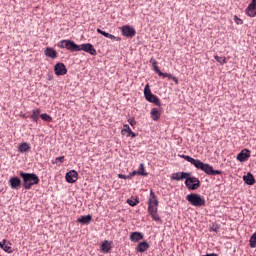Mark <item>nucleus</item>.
I'll return each instance as SVG.
<instances>
[{
    "label": "nucleus",
    "mask_w": 256,
    "mask_h": 256,
    "mask_svg": "<svg viewBox=\"0 0 256 256\" xmlns=\"http://www.w3.org/2000/svg\"><path fill=\"white\" fill-rule=\"evenodd\" d=\"M118 177H119V179H129L128 176H125L123 174H119Z\"/></svg>",
    "instance_id": "79ce46f5"
},
{
    "label": "nucleus",
    "mask_w": 256,
    "mask_h": 256,
    "mask_svg": "<svg viewBox=\"0 0 256 256\" xmlns=\"http://www.w3.org/2000/svg\"><path fill=\"white\" fill-rule=\"evenodd\" d=\"M234 21L236 25H243V20L241 18H238L237 15L234 16Z\"/></svg>",
    "instance_id": "e433bc0d"
},
{
    "label": "nucleus",
    "mask_w": 256,
    "mask_h": 256,
    "mask_svg": "<svg viewBox=\"0 0 256 256\" xmlns=\"http://www.w3.org/2000/svg\"><path fill=\"white\" fill-rule=\"evenodd\" d=\"M187 177H191V173L189 172H176L172 174V179L174 181H183V179H187Z\"/></svg>",
    "instance_id": "ddd939ff"
},
{
    "label": "nucleus",
    "mask_w": 256,
    "mask_h": 256,
    "mask_svg": "<svg viewBox=\"0 0 256 256\" xmlns=\"http://www.w3.org/2000/svg\"><path fill=\"white\" fill-rule=\"evenodd\" d=\"M250 247L251 249H255L256 247V232L250 237Z\"/></svg>",
    "instance_id": "7c9ffc66"
},
{
    "label": "nucleus",
    "mask_w": 256,
    "mask_h": 256,
    "mask_svg": "<svg viewBox=\"0 0 256 256\" xmlns=\"http://www.w3.org/2000/svg\"><path fill=\"white\" fill-rule=\"evenodd\" d=\"M185 185L190 191H195L201 187V181L197 177L188 176L185 180Z\"/></svg>",
    "instance_id": "0eeeda50"
},
{
    "label": "nucleus",
    "mask_w": 256,
    "mask_h": 256,
    "mask_svg": "<svg viewBox=\"0 0 256 256\" xmlns=\"http://www.w3.org/2000/svg\"><path fill=\"white\" fill-rule=\"evenodd\" d=\"M131 127H134V125H137V121L135 119L128 120Z\"/></svg>",
    "instance_id": "58836bf2"
},
{
    "label": "nucleus",
    "mask_w": 256,
    "mask_h": 256,
    "mask_svg": "<svg viewBox=\"0 0 256 256\" xmlns=\"http://www.w3.org/2000/svg\"><path fill=\"white\" fill-rule=\"evenodd\" d=\"M39 117H41V110L40 109H34L32 110V114L30 116V118L32 119V121H34L35 123H37V121H39Z\"/></svg>",
    "instance_id": "393cba45"
},
{
    "label": "nucleus",
    "mask_w": 256,
    "mask_h": 256,
    "mask_svg": "<svg viewBox=\"0 0 256 256\" xmlns=\"http://www.w3.org/2000/svg\"><path fill=\"white\" fill-rule=\"evenodd\" d=\"M148 249H149V243H147V242H140L136 246V251L138 253H145V251H147Z\"/></svg>",
    "instance_id": "a211bd4d"
},
{
    "label": "nucleus",
    "mask_w": 256,
    "mask_h": 256,
    "mask_svg": "<svg viewBox=\"0 0 256 256\" xmlns=\"http://www.w3.org/2000/svg\"><path fill=\"white\" fill-rule=\"evenodd\" d=\"M138 175H142L143 177H147V172H145V164H140L138 168Z\"/></svg>",
    "instance_id": "c756f323"
},
{
    "label": "nucleus",
    "mask_w": 256,
    "mask_h": 256,
    "mask_svg": "<svg viewBox=\"0 0 256 256\" xmlns=\"http://www.w3.org/2000/svg\"><path fill=\"white\" fill-rule=\"evenodd\" d=\"M44 55L50 57V59H57V50L52 47H47L44 51Z\"/></svg>",
    "instance_id": "dca6fc26"
},
{
    "label": "nucleus",
    "mask_w": 256,
    "mask_h": 256,
    "mask_svg": "<svg viewBox=\"0 0 256 256\" xmlns=\"http://www.w3.org/2000/svg\"><path fill=\"white\" fill-rule=\"evenodd\" d=\"M79 46L73 40H61L57 43L59 49H67V51L77 52L79 51Z\"/></svg>",
    "instance_id": "39448f33"
},
{
    "label": "nucleus",
    "mask_w": 256,
    "mask_h": 256,
    "mask_svg": "<svg viewBox=\"0 0 256 256\" xmlns=\"http://www.w3.org/2000/svg\"><path fill=\"white\" fill-rule=\"evenodd\" d=\"M210 231H213L214 233H218L219 232V226L215 223H212L210 225Z\"/></svg>",
    "instance_id": "c9c22d12"
},
{
    "label": "nucleus",
    "mask_w": 256,
    "mask_h": 256,
    "mask_svg": "<svg viewBox=\"0 0 256 256\" xmlns=\"http://www.w3.org/2000/svg\"><path fill=\"white\" fill-rule=\"evenodd\" d=\"M120 31L123 35V37H127L128 39H133V37H135V35H137V31L135 30V28H133L130 25H124L120 28Z\"/></svg>",
    "instance_id": "6e6552de"
},
{
    "label": "nucleus",
    "mask_w": 256,
    "mask_h": 256,
    "mask_svg": "<svg viewBox=\"0 0 256 256\" xmlns=\"http://www.w3.org/2000/svg\"><path fill=\"white\" fill-rule=\"evenodd\" d=\"M20 177L23 179L24 189H31L33 185H39V176L35 173L20 172Z\"/></svg>",
    "instance_id": "7ed1b4c3"
},
{
    "label": "nucleus",
    "mask_w": 256,
    "mask_h": 256,
    "mask_svg": "<svg viewBox=\"0 0 256 256\" xmlns=\"http://www.w3.org/2000/svg\"><path fill=\"white\" fill-rule=\"evenodd\" d=\"M131 131H132L131 127L128 124H125L124 129H122L121 133H122V135H125L126 133H128V135H129Z\"/></svg>",
    "instance_id": "72a5a7b5"
},
{
    "label": "nucleus",
    "mask_w": 256,
    "mask_h": 256,
    "mask_svg": "<svg viewBox=\"0 0 256 256\" xmlns=\"http://www.w3.org/2000/svg\"><path fill=\"white\" fill-rule=\"evenodd\" d=\"M144 96L146 101H149V103H154V105H157V107H161V100L151 92V88L149 84L145 85L144 88Z\"/></svg>",
    "instance_id": "423d86ee"
},
{
    "label": "nucleus",
    "mask_w": 256,
    "mask_h": 256,
    "mask_svg": "<svg viewBox=\"0 0 256 256\" xmlns=\"http://www.w3.org/2000/svg\"><path fill=\"white\" fill-rule=\"evenodd\" d=\"M255 11H256L255 9L246 8V15H248V17H255L256 15Z\"/></svg>",
    "instance_id": "f704fd0d"
},
{
    "label": "nucleus",
    "mask_w": 256,
    "mask_h": 256,
    "mask_svg": "<svg viewBox=\"0 0 256 256\" xmlns=\"http://www.w3.org/2000/svg\"><path fill=\"white\" fill-rule=\"evenodd\" d=\"M247 8L256 10V0H252V2L248 5Z\"/></svg>",
    "instance_id": "4c0bfd02"
},
{
    "label": "nucleus",
    "mask_w": 256,
    "mask_h": 256,
    "mask_svg": "<svg viewBox=\"0 0 256 256\" xmlns=\"http://www.w3.org/2000/svg\"><path fill=\"white\" fill-rule=\"evenodd\" d=\"M93 219L91 215H85V216H80L78 218V223H81L82 225H89V222Z\"/></svg>",
    "instance_id": "aec40b11"
},
{
    "label": "nucleus",
    "mask_w": 256,
    "mask_h": 256,
    "mask_svg": "<svg viewBox=\"0 0 256 256\" xmlns=\"http://www.w3.org/2000/svg\"><path fill=\"white\" fill-rule=\"evenodd\" d=\"M127 137L135 138V137H137V134H135V132H133V130H132L129 134H127Z\"/></svg>",
    "instance_id": "ea45409f"
},
{
    "label": "nucleus",
    "mask_w": 256,
    "mask_h": 256,
    "mask_svg": "<svg viewBox=\"0 0 256 256\" xmlns=\"http://www.w3.org/2000/svg\"><path fill=\"white\" fill-rule=\"evenodd\" d=\"M11 189H18L21 187V179L19 177H12L9 180Z\"/></svg>",
    "instance_id": "f3484780"
},
{
    "label": "nucleus",
    "mask_w": 256,
    "mask_h": 256,
    "mask_svg": "<svg viewBox=\"0 0 256 256\" xmlns=\"http://www.w3.org/2000/svg\"><path fill=\"white\" fill-rule=\"evenodd\" d=\"M29 149H31V145H29V143H27V142L21 143L18 146V151L20 153H29Z\"/></svg>",
    "instance_id": "412c9836"
},
{
    "label": "nucleus",
    "mask_w": 256,
    "mask_h": 256,
    "mask_svg": "<svg viewBox=\"0 0 256 256\" xmlns=\"http://www.w3.org/2000/svg\"><path fill=\"white\" fill-rule=\"evenodd\" d=\"M79 51H85V53H89L90 55H97V50L93 47V44H82L79 46Z\"/></svg>",
    "instance_id": "1a4fd4ad"
},
{
    "label": "nucleus",
    "mask_w": 256,
    "mask_h": 256,
    "mask_svg": "<svg viewBox=\"0 0 256 256\" xmlns=\"http://www.w3.org/2000/svg\"><path fill=\"white\" fill-rule=\"evenodd\" d=\"M243 179L246 185H255V177H253V174L248 173L247 175L243 176Z\"/></svg>",
    "instance_id": "4be33fe9"
},
{
    "label": "nucleus",
    "mask_w": 256,
    "mask_h": 256,
    "mask_svg": "<svg viewBox=\"0 0 256 256\" xmlns=\"http://www.w3.org/2000/svg\"><path fill=\"white\" fill-rule=\"evenodd\" d=\"M54 71H55V74L58 76L67 75V67H65V64L63 63H57L54 66Z\"/></svg>",
    "instance_id": "f8f14e48"
},
{
    "label": "nucleus",
    "mask_w": 256,
    "mask_h": 256,
    "mask_svg": "<svg viewBox=\"0 0 256 256\" xmlns=\"http://www.w3.org/2000/svg\"><path fill=\"white\" fill-rule=\"evenodd\" d=\"M158 208L159 199L157 198V195H155V192L151 191L148 200V213L153 221L161 222V217H159V214L157 213Z\"/></svg>",
    "instance_id": "f03ea898"
},
{
    "label": "nucleus",
    "mask_w": 256,
    "mask_h": 256,
    "mask_svg": "<svg viewBox=\"0 0 256 256\" xmlns=\"http://www.w3.org/2000/svg\"><path fill=\"white\" fill-rule=\"evenodd\" d=\"M128 205H130V207H136V205H139V199L138 198H129L127 200Z\"/></svg>",
    "instance_id": "c85d7f7f"
},
{
    "label": "nucleus",
    "mask_w": 256,
    "mask_h": 256,
    "mask_svg": "<svg viewBox=\"0 0 256 256\" xmlns=\"http://www.w3.org/2000/svg\"><path fill=\"white\" fill-rule=\"evenodd\" d=\"M150 115L153 119V121H159L161 119V111L157 108H152L150 111Z\"/></svg>",
    "instance_id": "6ab92c4d"
},
{
    "label": "nucleus",
    "mask_w": 256,
    "mask_h": 256,
    "mask_svg": "<svg viewBox=\"0 0 256 256\" xmlns=\"http://www.w3.org/2000/svg\"><path fill=\"white\" fill-rule=\"evenodd\" d=\"M0 249H3L5 253H13V249L11 248V246L7 245V240L5 239L0 242Z\"/></svg>",
    "instance_id": "5701e85b"
},
{
    "label": "nucleus",
    "mask_w": 256,
    "mask_h": 256,
    "mask_svg": "<svg viewBox=\"0 0 256 256\" xmlns=\"http://www.w3.org/2000/svg\"><path fill=\"white\" fill-rule=\"evenodd\" d=\"M40 117L43 121H47L48 123H51L53 121V118L47 113L41 114Z\"/></svg>",
    "instance_id": "2f4dec72"
},
{
    "label": "nucleus",
    "mask_w": 256,
    "mask_h": 256,
    "mask_svg": "<svg viewBox=\"0 0 256 256\" xmlns=\"http://www.w3.org/2000/svg\"><path fill=\"white\" fill-rule=\"evenodd\" d=\"M251 157V150L249 149H243L238 155L237 160L240 161V163H245L247 159Z\"/></svg>",
    "instance_id": "9d476101"
},
{
    "label": "nucleus",
    "mask_w": 256,
    "mask_h": 256,
    "mask_svg": "<svg viewBox=\"0 0 256 256\" xmlns=\"http://www.w3.org/2000/svg\"><path fill=\"white\" fill-rule=\"evenodd\" d=\"M65 179L67 183H76L77 179H79V174L77 171L71 170L66 174Z\"/></svg>",
    "instance_id": "9b49d317"
},
{
    "label": "nucleus",
    "mask_w": 256,
    "mask_h": 256,
    "mask_svg": "<svg viewBox=\"0 0 256 256\" xmlns=\"http://www.w3.org/2000/svg\"><path fill=\"white\" fill-rule=\"evenodd\" d=\"M101 249L104 253H109V251H111V242H109L108 240L104 241L101 244Z\"/></svg>",
    "instance_id": "a878e982"
},
{
    "label": "nucleus",
    "mask_w": 256,
    "mask_h": 256,
    "mask_svg": "<svg viewBox=\"0 0 256 256\" xmlns=\"http://www.w3.org/2000/svg\"><path fill=\"white\" fill-rule=\"evenodd\" d=\"M150 63H151V65H152V67H153L155 73H158V72L161 71V70H159V66H157V65H158V62H157V60H156L155 58H151V59H150Z\"/></svg>",
    "instance_id": "cd10ccee"
},
{
    "label": "nucleus",
    "mask_w": 256,
    "mask_h": 256,
    "mask_svg": "<svg viewBox=\"0 0 256 256\" xmlns=\"http://www.w3.org/2000/svg\"><path fill=\"white\" fill-rule=\"evenodd\" d=\"M180 157L182 159H185V161H188V163H191V165H194V167H196V169H200V171H203L204 173H206V175H221V170H215L213 169V166L203 163L201 160L199 159H194L191 156H187L185 154L180 155Z\"/></svg>",
    "instance_id": "f257e3e1"
},
{
    "label": "nucleus",
    "mask_w": 256,
    "mask_h": 256,
    "mask_svg": "<svg viewBox=\"0 0 256 256\" xmlns=\"http://www.w3.org/2000/svg\"><path fill=\"white\" fill-rule=\"evenodd\" d=\"M97 33H100V35H103V37H107V39H111V41H120L121 38L113 35V34H109L103 30H101L100 28L97 29Z\"/></svg>",
    "instance_id": "2eb2a0df"
},
{
    "label": "nucleus",
    "mask_w": 256,
    "mask_h": 256,
    "mask_svg": "<svg viewBox=\"0 0 256 256\" xmlns=\"http://www.w3.org/2000/svg\"><path fill=\"white\" fill-rule=\"evenodd\" d=\"M214 59L220 63V65H225V63H227V57L225 56H214Z\"/></svg>",
    "instance_id": "bb28decb"
},
{
    "label": "nucleus",
    "mask_w": 256,
    "mask_h": 256,
    "mask_svg": "<svg viewBox=\"0 0 256 256\" xmlns=\"http://www.w3.org/2000/svg\"><path fill=\"white\" fill-rule=\"evenodd\" d=\"M53 165H61L59 163H65V156H60L55 159V161L52 162Z\"/></svg>",
    "instance_id": "473e14b6"
},
{
    "label": "nucleus",
    "mask_w": 256,
    "mask_h": 256,
    "mask_svg": "<svg viewBox=\"0 0 256 256\" xmlns=\"http://www.w3.org/2000/svg\"><path fill=\"white\" fill-rule=\"evenodd\" d=\"M135 175H139V171L134 170L130 173V177H135Z\"/></svg>",
    "instance_id": "a19ab883"
},
{
    "label": "nucleus",
    "mask_w": 256,
    "mask_h": 256,
    "mask_svg": "<svg viewBox=\"0 0 256 256\" xmlns=\"http://www.w3.org/2000/svg\"><path fill=\"white\" fill-rule=\"evenodd\" d=\"M157 75H159V77H167L168 79H172V81H174V83L179 84V79H177V77L169 74V73H163L161 72V70L157 73Z\"/></svg>",
    "instance_id": "b1692460"
},
{
    "label": "nucleus",
    "mask_w": 256,
    "mask_h": 256,
    "mask_svg": "<svg viewBox=\"0 0 256 256\" xmlns=\"http://www.w3.org/2000/svg\"><path fill=\"white\" fill-rule=\"evenodd\" d=\"M186 200L193 207H205V197L199 194H195V193L188 194L186 196Z\"/></svg>",
    "instance_id": "20e7f679"
},
{
    "label": "nucleus",
    "mask_w": 256,
    "mask_h": 256,
    "mask_svg": "<svg viewBox=\"0 0 256 256\" xmlns=\"http://www.w3.org/2000/svg\"><path fill=\"white\" fill-rule=\"evenodd\" d=\"M143 233L141 232H132L130 234V241H132V243H139V241L143 240Z\"/></svg>",
    "instance_id": "4468645a"
}]
</instances>
